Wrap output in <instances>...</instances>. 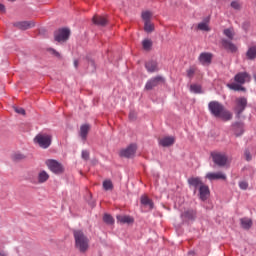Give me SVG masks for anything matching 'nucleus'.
Here are the masks:
<instances>
[{
	"instance_id": "nucleus-1",
	"label": "nucleus",
	"mask_w": 256,
	"mask_h": 256,
	"mask_svg": "<svg viewBox=\"0 0 256 256\" xmlns=\"http://www.w3.org/2000/svg\"><path fill=\"white\" fill-rule=\"evenodd\" d=\"M188 185L190 189H193L194 195L198 191V197L201 201H207L209 199V195H211V191L209 190V186L203 183V180L199 177H190L188 178Z\"/></svg>"
},
{
	"instance_id": "nucleus-2",
	"label": "nucleus",
	"mask_w": 256,
	"mask_h": 256,
	"mask_svg": "<svg viewBox=\"0 0 256 256\" xmlns=\"http://www.w3.org/2000/svg\"><path fill=\"white\" fill-rule=\"evenodd\" d=\"M208 110L213 117H216V119H221L222 121H231V119H233V113L227 110L219 101L209 102Z\"/></svg>"
},
{
	"instance_id": "nucleus-3",
	"label": "nucleus",
	"mask_w": 256,
	"mask_h": 256,
	"mask_svg": "<svg viewBox=\"0 0 256 256\" xmlns=\"http://www.w3.org/2000/svg\"><path fill=\"white\" fill-rule=\"evenodd\" d=\"M75 247L80 253L89 251V238L81 230H74Z\"/></svg>"
},
{
	"instance_id": "nucleus-4",
	"label": "nucleus",
	"mask_w": 256,
	"mask_h": 256,
	"mask_svg": "<svg viewBox=\"0 0 256 256\" xmlns=\"http://www.w3.org/2000/svg\"><path fill=\"white\" fill-rule=\"evenodd\" d=\"M212 161L217 167H225L229 163L227 154L221 152H211Z\"/></svg>"
},
{
	"instance_id": "nucleus-5",
	"label": "nucleus",
	"mask_w": 256,
	"mask_h": 256,
	"mask_svg": "<svg viewBox=\"0 0 256 256\" xmlns=\"http://www.w3.org/2000/svg\"><path fill=\"white\" fill-rule=\"evenodd\" d=\"M46 167L54 173L55 175H61L65 172V168L63 167V164H61L59 161L54 159H48L46 160Z\"/></svg>"
},
{
	"instance_id": "nucleus-6",
	"label": "nucleus",
	"mask_w": 256,
	"mask_h": 256,
	"mask_svg": "<svg viewBox=\"0 0 256 256\" xmlns=\"http://www.w3.org/2000/svg\"><path fill=\"white\" fill-rule=\"evenodd\" d=\"M34 142H36L41 149H49V147H51L52 137L48 134H38L34 138Z\"/></svg>"
},
{
	"instance_id": "nucleus-7",
	"label": "nucleus",
	"mask_w": 256,
	"mask_h": 256,
	"mask_svg": "<svg viewBox=\"0 0 256 256\" xmlns=\"http://www.w3.org/2000/svg\"><path fill=\"white\" fill-rule=\"evenodd\" d=\"M71 35V30L68 28H62L54 32V39L58 43H65V41L69 40V36Z\"/></svg>"
},
{
	"instance_id": "nucleus-8",
	"label": "nucleus",
	"mask_w": 256,
	"mask_h": 256,
	"mask_svg": "<svg viewBox=\"0 0 256 256\" xmlns=\"http://www.w3.org/2000/svg\"><path fill=\"white\" fill-rule=\"evenodd\" d=\"M161 83H165V78L163 76H156L148 80L145 84L146 91H151L155 89V87H158V85H161Z\"/></svg>"
},
{
	"instance_id": "nucleus-9",
	"label": "nucleus",
	"mask_w": 256,
	"mask_h": 256,
	"mask_svg": "<svg viewBox=\"0 0 256 256\" xmlns=\"http://www.w3.org/2000/svg\"><path fill=\"white\" fill-rule=\"evenodd\" d=\"M135 153H137V145L130 144L127 148L122 149L120 151V157H125L126 159H131V157H135Z\"/></svg>"
},
{
	"instance_id": "nucleus-10",
	"label": "nucleus",
	"mask_w": 256,
	"mask_h": 256,
	"mask_svg": "<svg viewBox=\"0 0 256 256\" xmlns=\"http://www.w3.org/2000/svg\"><path fill=\"white\" fill-rule=\"evenodd\" d=\"M206 179H208V181H227V174L221 171L208 172L206 174Z\"/></svg>"
},
{
	"instance_id": "nucleus-11",
	"label": "nucleus",
	"mask_w": 256,
	"mask_h": 256,
	"mask_svg": "<svg viewBox=\"0 0 256 256\" xmlns=\"http://www.w3.org/2000/svg\"><path fill=\"white\" fill-rule=\"evenodd\" d=\"M13 27L20 31H27V29L35 27V21H17L13 23Z\"/></svg>"
},
{
	"instance_id": "nucleus-12",
	"label": "nucleus",
	"mask_w": 256,
	"mask_h": 256,
	"mask_svg": "<svg viewBox=\"0 0 256 256\" xmlns=\"http://www.w3.org/2000/svg\"><path fill=\"white\" fill-rule=\"evenodd\" d=\"M246 107H247V98L240 97L236 99L235 112L237 114V117H241V113L245 111Z\"/></svg>"
},
{
	"instance_id": "nucleus-13",
	"label": "nucleus",
	"mask_w": 256,
	"mask_h": 256,
	"mask_svg": "<svg viewBox=\"0 0 256 256\" xmlns=\"http://www.w3.org/2000/svg\"><path fill=\"white\" fill-rule=\"evenodd\" d=\"M234 81L240 85L251 82V75L247 72H239L234 76Z\"/></svg>"
},
{
	"instance_id": "nucleus-14",
	"label": "nucleus",
	"mask_w": 256,
	"mask_h": 256,
	"mask_svg": "<svg viewBox=\"0 0 256 256\" xmlns=\"http://www.w3.org/2000/svg\"><path fill=\"white\" fill-rule=\"evenodd\" d=\"M198 61L201 65H211V61H213V54L209 52H202L199 57Z\"/></svg>"
},
{
	"instance_id": "nucleus-15",
	"label": "nucleus",
	"mask_w": 256,
	"mask_h": 256,
	"mask_svg": "<svg viewBox=\"0 0 256 256\" xmlns=\"http://www.w3.org/2000/svg\"><path fill=\"white\" fill-rule=\"evenodd\" d=\"M175 144V137L173 136H166L159 140V145L162 147H171V145Z\"/></svg>"
},
{
	"instance_id": "nucleus-16",
	"label": "nucleus",
	"mask_w": 256,
	"mask_h": 256,
	"mask_svg": "<svg viewBox=\"0 0 256 256\" xmlns=\"http://www.w3.org/2000/svg\"><path fill=\"white\" fill-rule=\"evenodd\" d=\"M145 68L147 69L148 73H155L159 71L157 61H153V60L146 62Z\"/></svg>"
},
{
	"instance_id": "nucleus-17",
	"label": "nucleus",
	"mask_w": 256,
	"mask_h": 256,
	"mask_svg": "<svg viewBox=\"0 0 256 256\" xmlns=\"http://www.w3.org/2000/svg\"><path fill=\"white\" fill-rule=\"evenodd\" d=\"M232 127H233V131H234V134L236 137H241V135H243V133H244L243 123L236 122L232 125Z\"/></svg>"
},
{
	"instance_id": "nucleus-18",
	"label": "nucleus",
	"mask_w": 256,
	"mask_h": 256,
	"mask_svg": "<svg viewBox=\"0 0 256 256\" xmlns=\"http://www.w3.org/2000/svg\"><path fill=\"white\" fill-rule=\"evenodd\" d=\"M222 45L224 49H227V51H230L231 53H237V46H235V44H233L231 41L224 39L222 40Z\"/></svg>"
},
{
	"instance_id": "nucleus-19",
	"label": "nucleus",
	"mask_w": 256,
	"mask_h": 256,
	"mask_svg": "<svg viewBox=\"0 0 256 256\" xmlns=\"http://www.w3.org/2000/svg\"><path fill=\"white\" fill-rule=\"evenodd\" d=\"M222 45L224 49H227V51H230L231 53H237V46H235V44H233L231 41L224 39L222 40Z\"/></svg>"
},
{
	"instance_id": "nucleus-20",
	"label": "nucleus",
	"mask_w": 256,
	"mask_h": 256,
	"mask_svg": "<svg viewBox=\"0 0 256 256\" xmlns=\"http://www.w3.org/2000/svg\"><path fill=\"white\" fill-rule=\"evenodd\" d=\"M92 21L94 25H99L100 27H105V25H107V18L104 16H94Z\"/></svg>"
},
{
	"instance_id": "nucleus-21",
	"label": "nucleus",
	"mask_w": 256,
	"mask_h": 256,
	"mask_svg": "<svg viewBox=\"0 0 256 256\" xmlns=\"http://www.w3.org/2000/svg\"><path fill=\"white\" fill-rule=\"evenodd\" d=\"M91 126L89 124H84L80 127V137L83 141L87 139V135H89V130Z\"/></svg>"
},
{
	"instance_id": "nucleus-22",
	"label": "nucleus",
	"mask_w": 256,
	"mask_h": 256,
	"mask_svg": "<svg viewBox=\"0 0 256 256\" xmlns=\"http://www.w3.org/2000/svg\"><path fill=\"white\" fill-rule=\"evenodd\" d=\"M38 183L43 184V183H47V181H49V173H47V171L45 170H41L38 173Z\"/></svg>"
},
{
	"instance_id": "nucleus-23",
	"label": "nucleus",
	"mask_w": 256,
	"mask_h": 256,
	"mask_svg": "<svg viewBox=\"0 0 256 256\" xmlns=\"http://www.w3.org/2000/svg\"><path fill=\"white\" fill-rule=\"evenodd\" d=\"M183 219H187L188 221H195V217H197V213L193 210H187L182 214Z\"/></svg>"
},
{
	"instance_id": "nucleus-24",
	"label": "nucleus",
	"mask_w": 256,
	"mask_h": 256,
	"mask_svg": "<svg viewBox=\"0 0 256 256\" xmlns=\"http://www.w3.org/2000/svg\"><path fill=\"white\" fill-rule=\"evenodd\" d=\"M242 229H251L253 226V221L249 218H241L240 219Z\"/></svg>"
},
{
	"instance_id": "nucleus-25",
	"label": "nucleus",
	"mask_w": 256,
	"mask_h": 256,
	"mask_svg": "<svg viewBox=\"0 0 256 256\" xmlns=\"http://www.w3.org/2000/svg\"><path fill=\"white\" fill-rule=\"evenodd\" d=\"M116 219H117L118 223H123V224H125V223H133V221H134L133 217L126 216V215H118L116 217Z\"/></svg>"
},
{
	"instance_id": "nucleus-26",
	"label": "nucleus",
	"mask_w": 256,
	"mask_h": 256,
	"mask_svg": "<svg viewBox=\"0 0 256 256\" xmlns=\"http://www.w3.org/2000/svg\"><path fill=\"white\" fill-rule=\"evenodd\" d=\"M246 57L250 61H253V59H256V46H251L248 51L246 52Z\"/></svg>"
},
{
	"instance_id": "nucleus-27",
	"label": "nucleus",
	"mask_w": 256,
	"mask_h": 256,
	"mask_svg": "<svg viewBox=\"0 0 256 256\" xmlns=\"http://www.w3.org/2000/svg\"><path fill=\"white\" fill-rule=\"evenodd\" d=\"M227 87L232 91H246L245 87H243L242 84L239 83L227 84Z\"/></svg>"
},
{
	"instance_id": "nucleus-28",
	"label": "nucleus",
	"mask_w": 256,
	"mask_h": 256,
	"mask_svg": "<svg viewBox=\"0 0 256 256\" xmlns=\"http://www.w3.org/2000/svg\"><path fill=\"white\" fill-rule=\"evenodd\" d=\"M141 204L150 207V209H153V201L149 199L146 195L141 196Z\"/></svg>"
},
{
	"instance_id": "nucleus-29",
	"label": "nucleus",
	"mask_w": 256,
	"mask_h": 256,
	"mask_svg": "<svg viewBox=\"0 0 256 256\" xmlns=\"http://www.w3.org/2000/svg\"><path fill=\"white\" fill-rule=\"evenodd\" d=\"M103 189L105 191H113V182L111 180H105L103 182Z\"/></svg>"
},
{
	"instance_id": "nucleus-30",
	"label": "nucleus",
	"mask_w": 256,
	"mask_h": 256,
	"mask_svg": "<svg viewBox=\"0 0 256 256\" xmlns=\"http://www.w3.org/2000/svg\"><path fill=\"white\" fill-rule=\"evenodd\" d=\"M103 221L104 223H107V225H113V223H115V219H113V216L109 214H105L103 216Z\"/></svg>"
},
{
	"instance_id": "nucleus-31",
	"label": "nucleus",
	"mask_w": 256,
	"mask_h": 256,
	"mask_svg": "<svg viewBox=\"0 0 256 256\" xmlns=\"http://www.w3.org/2000/svg\"><path fill=\"white\" fill-rule=\"evenodd\" d=\"M152 15L153 14L150 11L142 12V19H143L144 23H147V22L151 21Z\"/></svg>"
},
{
	"instance_id": "nucleus-32",
	"label": "nucleus",
	"mask_w": 256,
	"mask_h": 256,
	"mask_svg": "<svg viewBox=\"0 0 256 256\" xmlns=\"http://www.w3.org/2000/svg\"><path fill=\"white\" fill-rule=\"evenodd\" d=\"M152 45H153V42H151V40H149V39L143 40V42H142V47L145 51H149V49H151Z\"/></svg>"
},
{
	"instance_id": "nucleus-33",
	"label": "nucleus",
	"mask_w": 256,
	"mask_h": 256,
	"mask_svg": "<svg viewBox=\"0 0 256 256\" xmlns=\"http://www.w3.org/2000/svg\"><path fill=\"white\" fill-rule=\"evenodd\" d=\"M154 26L153 24H151V21L149 22H144V30L146 31V33H152V31L154 30Z\"/></svg>"
},
{
	"instance_id": "nucleus-34",
	"label": "nucleus",
	"mask_w": 256,
	"mask_h": 256,
	"mask_svg": "<svg viewBox=\"0 0 256 256\" xmlns=\"http://www.w3.org/2000/svg\"><path fill=\"white\" fill-rule=\"evenodd\" d=\"M224 35L228 37V39H233V37H235V32H233V29L228 28L224 30Z\"/></svg>"
},
{
	"instance_id": "nucleus-35",
	"label": "nucleus",
	"mask_w": 256,
	"mask_h": 256,
	"mask_svg": "<svg viewBox=\"0 0 256 256\" xmlns=\"http://www.w3.org/2000/svg\"><path fill=\"white\" fill-rule=\"evenodd\" d=\"M25 155L24 154H22V153H15L13 156H12V158H13V160L14 161H23V159H25Z\"/></svg>"
},
{
	"instance_id": "nucleus-36",
	"label": "nucleus",
	"mask_w": 256,
	"mask_h": 256,
	"mask_svg": "<svg viewBox=\"0 0 256 256\" xmlns=\"http://www.w3.org/2000/svg\"><path fill=\"white\" fill-rule=\"evenodd\" d=\"M198 29H199L200 31H210L209 25H208L207 23H205V22L199 23V24H198Z\"/></svg>"
},
{
	"instance_id": "nucleus-37",
	"label": "nucleus",
	"mask_w": 256,
	"mask_h": 256,
	"mask_svg": "<svg viewBox=\"0 0 256 256\" xmlns=\"http://www.w3.org/2000/svg\"><path fill=\"white\" fill-rule=\"evenodd\" d=\"M238 185L242 191H247V189H249V183L247 181H240Z\"/></svg>"
},
{
	"instance_id": "nucleus-38",
	"label": "nucleus",
	"mask_w": 256,
	"mask_h": 256,
	"mask_svg": "<svg viewBox=\"0 0 256 256\" xmlns=\"http://www.w3.org/2000/svg\"><path fill=\"white\" fill-rule=\"evenodd\" d=\"M190 90L192 93H201V86H199L197 84H192L190 86Z\"/></svg>"
},
{
	"instance_id": "nucleus-39",
	"label": "nucleus",
	"mask_w": 256,
	"mask_h": 256,
	"mask_svg": "<svg viewBox=\"0 0 256 256\" xmlns=\"http://www.w3.org/2000/svg\"><path fill=\"white\" fill-rule=\"evenodd\" d=\"M231 7H232V9L239 11V9H241V3H239V1H237V0H234L231 2Z\"/></svg>"
},
{
	"instance_id": "nucleus-40",
	"label": "nucleus",
	"mask_w": 256,
	"mask_h": 256,
	"mask_svg": "<svg viewBox=\"0 0 256 256\" xmlns=\"http://www.w3.org/2000/svg\"><path fill=\"white\" fill-rule=\"evenodd\" d=\"M197 71V69L195 67H190L186 73H187V77H189L190 79L193 77V75H195V72Z\"/></svg>"
},
{
	"instance_id": "nucleus-41",
	"label": "nucleus",
	"mask_w": 256,
	"mask_h": 256,
	"mask_svg": "<svg viewBox=\"0 0 256 256\" xmlns=\"http://www.w3.org/2000/svg\"><path fill=\"white\" fill-rule=\"evenodd\" d=\"M14 111L18 113V115H25V109H23L22 107H15Z\"/></svg>"
},
{
	"instance_id": "nucleus-42",
	"label": "nucleus",
	"mask_w": 256,
	"mask_h": 256,
	"mask_svg": "<svg viewBox=\"0 0 256 256\" xmlns=\"http://www.w3.org/2000/svg\"><path fill=\"white\" fill-rule=\"evenodd\" d=\"M244 157L246 161H251V159H253V157L251 156V152H249V150H245Z\"/></svg>"
},
{
	"instance_id": "nucleus-43",
	"label": "nucleus",
	"mask_w": 256,
	"mask_h": 256,
	"mask_svg": "<svg viewBox=\"0 0 256 256\" xmlns=\"http://www.w3.org/2000/svg\"><path fill=\"white\" fill-rule=\"evenodd\" d=\"M82 159H84L85 161H89V151L87 150L82 151Z\"/></svg>"
},
{
	"instance_id": "nucleus-44",
	"label": "nucleus",
	"mask_w": 256,
	"mask_h": 256,
	"mask_svg": "<svg viewBox=\"0 0 256 256\" xmlns=\"http://www.w3.org/2000/svg\"><path fill=\"white\" fill-rule=\"evenodd\" d=\"M50 53H52V55H55V57H61V54L55 49H50Z\"/></svg>"
},
{
	"instance_id": "nucleus-45",
	"label": "nucleus",
	"mask_w": 256,
	"mask_h": 256,
	"mask_svg": "<svg viewBox=\"0 0 256 256\" xmlns=\"http://www.w3.org/2000/svg\"><path fill=\"white\" fill-rule=\"evenodd\" d=\"M136 114H135V112H130V114H129V119H131V121H134V119H136Z\"/></svg>"
},
{
	"instance_id": "nucleus-46",
	"label": "nucleus",
	"mask_w": 256,
	"mask_h": 256,
	"mask_svg": "<svg viewBox=\"0 0 256 256\" xmlns=\"http://www.w3.org/2000/svg\"><path fill=\"white\" fill-rule=\"evenodd\" d=\"M74 67L77 69L79 67V60H74Z\"/></svg>"
},
{
	"instance_id": "nucleus-47",
	"label": "nucleus",
	"mask_w": 256,
	"mask_h": 256,
	"mask_svg": "<svg viewBox=\"0 0 256 256\" xmlns=\"http://www.w3.org/2000/svg\"><path fill=\"white\" fill-rule=\"evenodd\" d=\"M5 11V5H1V12Z\"/></svg>"
},
{
	"instance_id": "nucleus-48",
	"label": "nucleus",
	"mask_w": 256,
	"mask_h": 256,
	"mask_svg": "<svg viewBox=\"0 0 256 256\" xmlns=\"http://www.w3.org/2000/svg\"><path fill=\"white\" fill-rule=\"evenodd\" d=\"M7 1H9L10 3H15V1L17 0H7Z\"/></svg>"
},
{
	"instance_id": "nucleus-49",
	"label": "nucleus",
	"mask_w": 256,
	"mask_h": 256,
	"mask_svg": "<svg viewBox=\"0 0 256 256\" xmlns=\"http://www.w3.org/2000/svg\"><path fill=\"white\" fill-rule=\"evenodd\" d=\"M1 256H7V253L2 252Z\"/></svg>"
},
{
	"instance_id": "nucleus-50",
	"label": "nucleus",
	"mask_w": 256,
	"mask_h": 256,
	"mask_svg": "<svg viewBox=\"0 0 256 256\" xmlns=\"http://www.w3.org/2000/svg\"><path fill=\"white\" fill-rule=\"evenodd\" d=\"M90 65H95V62L94 61H90Z\"/></svg>"
}]
</instances>
